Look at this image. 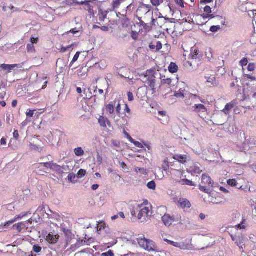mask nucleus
I'll return each instance as SVG.
<instances>
[{
	"label": "nucleus",
	"instance_id": "obj_47",
	"mask_svg": "<svg viewBox=\"0 0 256 256\" xmlns=\"http://www.w3.org/2000/svg\"><path fill=\"white\" fill-rule=\"evenodd\" d=\"M176 3L182 8L184 7V0H174Z\"/></svg>",
	"mask_w": 256,
	"mask_h": 256
},
{
	"label": "nucleus",
	"instance_id": "obj_46",
	"mask_svg": "<svg viewBox=\"0 0 256 256\" xmlns=\"http://www.w3.org/2000/svg\"><path fill=\"white\" fill-rule=\"evenodd\" d=\"M36 111L35 110H29L28 112L26 113V115L27 117L31 118L34 116V112Z\"/></svg>",
	"mask_w": 256,
	"mask_h": 256
},
{
	"label": "nucleus",
	"instance_id": "obj_29",
	"mask_svg": "<svg viewBox=\"0 0 256 256\" xmlns=\"http://www.w3.org/2000/svg\"><path fill=\"white\" fill-rule=\"evenodd\" d=\"M117 102L116 103V114L120 116V114H121V104H120V100L118 99L116 100Z\"/></svg>",
	"mask_w": 256,
	"mask_h": 256
},
{
	"label": "nucleus",
	"instance_id": "obj_54",
	"mask_svg": "<svg viewBox=\"0 0 256 256\" xmlns=\"http://www.w3.org/2000/svg\"><path fill=\"white\" fill-rule=\"evenodd\" d=\"M102 256H114V254L111 250H109L108 252L103 253Z\"/></svg>",
	"mask_w": 256,
	"mask_h": 256
},
{
	"label": "nucleus",
	"instance_id": "obj_32",
	"mask_svg": "<svg viewBox=\"0 0 256 256\" xmlns=\"http://www.w3.org/2000/svg\"><path fill=\"white\" fill-rule=\"evenodd\" d=\"M165 241H166L168 244L172 245L175 247L181 248V244L180 243L174 242V241H172L168 240H166Z\"/></svg>",
	"mask_w": 256,
	"mask_h": 256
},
{
	"label": "nucleus",
	"instance_id": "obj_49",
	"mask_svg": "<svg viewBox=\"0 0 256 256\" xmlns=\"http://www.w3.org/2000/svg\"><path fill=\"white\" fill-rule=\"evenodd\" d=\"M39 41V38L38 37H36V38H34V37H31L30 38V42H31V44H36Z\"/></svg>",
	"mask_w": 256,
	"mask_h": 256
},
{
	"label": "nucleus",
	"instance_id": "obj_55",
	"mask_svg": "<svg viewBox=\"0 0 256 256\" xmlns=\"http://www.w3.org/2000/svg\"><path fill=\"white\" fill-rule=\"evenodd\" d=\"M213 0H200V5L206 4L208 3L212 2Z\"/></svg>",
	"mask_w": 256,
	"mask_h": 256
},
{
	"label": "nucleus",
	"instance_id": "obj_31",
	"mask_svg": "<svg viewBox=\"0 0 256 256\" xmlns=\"http://www.w3.org/2000/svg\"><path fill=\"white\" fill-rule=\"evenodd\" d=\"M86 174V170L83 169H80L77 173V177L78 178H81L84 177Z\"/></svg>",
	"mask_w": 256,
	"mask_h": 256
},
{
	"label": "nucleus",
	"instance_id": "obj_44",
	"mask_svg": "<svg viewBox=\"0 0 256 256\" xmlns=\"http://www.w3.org/2000/svg\"><path fill=\"white\" fill-rule=\"evenodd\" d=\"M130 34H131V37L133 40H136L138 39V32L132 30Z\"/></svg>",
	"mask_w": 256,
	"mask_h": 256
},
{
	"label": "nucleus",
	"instance_id": "obj_35",
	"mask_svg": "<svg viewBox=\"0 0 256 256\" xmlns=\"http://www.w3.org/2000/svg\"><path fill=\"white\" fill-rule=\"evenodd\" d=\"M76 177V174H74V173L70 174L68 176V180L72 183L76 182L75 180Z\"/></svg>",
	"mask_w": 256,
	"mask_h": 256
},
{
	"label": "nucleus",
	"instance_id": "obj_33",
	"mask_svg": "<svg viewBox=\"0 0 256 256\" xmlns=\"http://www.w3.org/2000/svg\"><path fill=\"white\" fill-rule=\"evenodd\" d=\"M126 0H114L112 2V6L114 8H118L122 2Z\"/></svg>",
	"mask_w": 256,
	"mask_h": 256
},
{
	"label": "nucleus",
	"instance_id": "obj_16",
	"mask_svg": "<svg viewBox=\"0 0 256 256\" xmlns=\"http://www.w3.org/2000/svg\"><path fill=\"white\" fill-rule=\"evenodd\" d=\"M120 24L122 28H126L130 25V20L126 15H122L120 20Z\"/></svg>",
	"mask_w": 256,
	"mask_h": 256
},
{
	"label": "nucleus",
	"instance_id": "obj_62",
	"mask_svg": "<svg viewBox=\"0 0 256 256\" xmlns=\"http://www.w3.org/2000/svg\"><path fill=\"white\" fill-rule=\"evenodd\" d=\"M99 187V185L97 184H93L92 186V190H96Z\"/></svg>",
	"mask_w": 256,
	"mask_h": 256
},
{
	"label": "nucleus",
	"instance_id": "obj_30",
	"mask_svg": "<svg viewBox=\"0 0 256 256\" xmlns=\"http://www.w3.org/2000/svg\"><path fill=\"white\" fill-rule=\"evenodd\" d=\"M135 171L136 172H140V174H147L148 173V170L146 168H135Z\"/></svg>",
	"mask_w": 256,
	"mask_h": 256
},
{
	"label": "nucleus",
	"instance_id": "obj_17",
	"mask_svg": "<svg viewBox=\"0 0 256 256\" xmlns=\"http://www.w3.org/2000/svg\"><path fill=\"white\" fill-rule=\"evenodd\" d=\"M108 12L106 10H103L102 9H100L98 10V20L99 22H97L96 23L100 24V23L103 22L106 18L108 14Z\"/></svg>",
	"mask_w": 256,
	"mask_h": 256
},
{
	"label": "nucleus",
	"instance_id": "obj_15",
	"mask_svg": "<svg viewBox=\"0 0 256 256\" xmlns=\"http://www.w3.org/2000/svg\"><path fill=\"white\" fill-rule=\"evenodd\" d=\"M116 102L117 100H115L114 102H111L106 106V110L110 114H112L114 113V108Z\"/></svg>",
	"mask_w": 256,
	"mask_h": 256
},
{
	"label": "nucleus",
	"instance_id": "obj_23",
	"mask_svg": "<svg viewBox=\"0 0 256 256\" xmlns=\"http://www.w3.org/2000/svg\"><path fill=\"white\" fill-rule=\"evenodd\" d=\"M180 184L182 185H188L190 186H194L195 184L191 180L188 179H182L180 181Z\"/></svg>",
	"mask_w": 256,
	"mask_h": 256
},
{
	"label": "nucleus",
	"instance_id": "obj_61",
	"mask_svg": "<svg viewBox=\"0 0 256 256\" xmlns=\"http://www.w3.org/2000/svg\"><path fill=\"white\" fill-rule=\"evenodd\" d=\"M104 224L103 222H101V224H98V228H100V230H101L102 229L104 228Z\"/></svg>",
	"mask_w": 256,
	"mask_h": 256
},
{
	"label": "nucleus",
	"instance_id": "obj_58",
	"mask_svg": "<svg viewBox=\"0 0 256 256\" xmlns=\"http://www.w3.org/2000/svg\"><path fill=\"white\" fill-rule=\"evenodd\" d=\"M246 76L248 78L252 80H256V78L254 76H250L249 74H247V75H246Z\"/></svg>",
	"mask_w": 256,
	"mask_h": 256
},
{
	"label": "nucleus",
	"instance_id": "obj_43",
	"mask_svg": "<svg viewBox=\"0 0 256 256\" xmlns=\"http://www.w3.org/2000/svg\"><path fill=\"white\" fill-rule=\"evenodd\" d=\"M220 29V26H214L210 27V30L212 32H216Z\"/></svg>",
	"mask_w": 256,
	"mask_h": 256
},
{
	"label": "nucleus",
	"instance_id": "obj_4",
	"mask_svg": "<svg viewBox=\"0 0 256 256\" xmlns=\"http://www.w3.org/2000/svg\"><path fill=\"white\" fill-rule=\"evenodd\" d=\"M151 72L147 71L144 75V78L146 80L144 82L152 90L155 89L156 85V77L154 74H150Z\"/></svg>",
	"mask_w": 256,
	"mask_h": 256
},
{
	"label": "nucleus",
	"instance_id": "obj_10",
	"mask_svg": "<svg viewBox=\"0 0 256 256\" xmlns=\"http://www.w3.org/2000/svg\"><path fill=\"white\" fill-rule=\"evenodd\" d=\"M204 13L202 14L204 18L212 19L215 17L214 14H212V8L209 6H206L204 8Z\"/></svg>",
	"mask_w": 256,
	"mask_h": 256
},
{
	"label": "nucleus",
	"instance_id": "obj_34",
	"mask_svg": "<svg viewBox=\"0 0 256 256\" xmlns=\"http://www.w3.org/2000/svg\"><path fill=\"white\" fill-rule=\"evenodd\" d=\"M158 114L162 116H165V118H166L165 122H161L163 124H167L169 120V117L168 116H166V112L165 111H159Z\"/></svg>",
	"mask_w": 256,
	"mask_h": 256
},
{
	"label": "nucleus",
	"instance_id": "obj_11",
	"mask_svg": "<svg viewBox=\"0 0 256 256\" xmlns=\"http://www.w3.org/2000/svg\"><path fill=\"white\" fill-rule=\"evenodd\" d=\"M193 110L199 114V115L202 114L203 113L206 114L207 112V109L206 106L202 104H195L193 107Z\"/></svg>",
	"mask_w": 256,
	"mask_h": 256
},
{
	"label": "nucleus",
	"instance_id": "obj_60",
	"mask_svg": "<svg viewBox=\"0 0 256 256\" xmlns=\"http://www.w3.org/2000/svg\"><path fill=\"white\" fill-rule=\"evenodd\" d=\"M100 28L104 32H108V26H103L100 27Z\"/></svg>",
	"mask_w": 256,
	"mask_h": 256
},
{
	"label": "nucleus",
	"instance_id": "obj_48",
	"mask_svg": "<svg viewBox=\"0 0 256 256\" xmlns=\"http://www.w3.org/2000/svg\"><path fill=\"white\" fill-rule=\"evenodd\" d=\"M256 66L254 63H250L248 65V70L250 72H252L254 70Z\"/></svg>",
	"mask_w": 256,
	"mask_h": 256
},
{
	"label": "nucleus",
	"instance_id": "obj_56",
	"mask_svg": "<svg viewBox=\"0 0 256 256\" xmlns=\"http://www.w3.org/2000/svg\"><path fill=\"white\" fill-rule=\"evenodd\" d=\"M134 146L138 148H144V146L143 144L140 142H138V141H135V142H134Z\"/></svg>",
	"mask_w": 256,
	"mask_h": 256
},
{
	"label": "nucleus",
	"instance_id": "obj_42",
	"mask_svg": "<svg viewBox=\"0 0 256 256\" xmlns=\"http://www.w3.org/2000/svg\"><path fill=\"white\" fill-rule=\"evenodd\" d=\"M74 44H72L67 46L66 47L62 46L60 50V52H65L68 50L73 48Z\"/></svg>",
	"mask_w": 256,
	"mask_h": 256
},
{
	"label": "nucleus",
	"instance_id": "obj_13",
	"mask_svg": "<svg viewBox=\"0 0 256 256\" xmlns=\"http://www.w3.org/2000/svg\"><path fill=\"white\" fill-rule=\"evenodd\" d=\"M18 66V64H4L0 65V68L4 71H7L8 73L11 72L12 70Z\"/></svg>",
	"mask_w": 256,
	"mask_h": 256
},
{
	"label": "nucleus",
	"instance_id": "obj_53",
	"mask_svg": "<svg viewBox=\"0 0 256 256\" xmlns=\"http://www.w3.org/2000/svg\"><path fill=\"white\" fill-rule=\"evenodd\" d=\"M162 44L160 42H156V50L157 52L159 51L162 48Z\"/></svg>",
	"mask_w": 256,
	"mask_h": 256
},
{
	"label": "nucleus",
	"instance_id": "obj_51",
	"mask_svg": "<svg viewBox=\"0 0 256 256\" xmlns=\"http://www.w3.org/2000/svg\"><path fill=\"white\" fill-rule=\"evenodd\" d=\"M13 136L16 140H18L19 139L20 135L18 130H14V132L13 133Z\"/></svg>",
	"mask_w": 256,
	"mask_h": 256
},
{
	"label": "nucleus",
	"instance_id": "obj_39",
	"mask_svg": "<svg viewBox=\"0 0 256 256\" xmlns=\"http://www.w3.org/2000/svg\"><path fill=\"white\" fill-rule=\"evenodd\" d=\"M33 251L36 253H38L41 252L42 248L38 244L34 245L32 248Z\"/></svg>",
	"mask_w": 256,
	"mask_h": 256
},
{
	"label": "nucleus",
	"instance_id": "obj_50",
	"mask_svg": "<svg viewBox=\"0 0 256 256\" xmlns=\"http://www.w3.org/2000/svg\"><path fill=\"white\" fill-rule=\"evenodd\" d=\"M80 52H76V54H75V55L74 56V58H73V59L72 60V63H74L76 61L78 60L79 56H80Z\"/></svg>",
	"mask_w": 256,
	"mask_h": 256
},
{
	"label": "nucleus",
	"instance_id": "obj_9",
	"mask_svg": "<svg viewBox=\"0 0 256 256\" xmlns=\"http://www.w3.org/2000/svg\"><path fill=\"white\" fill-rule=\"evenodd\" d=\"M98 122L100 126L104 128H106L107 126L110 128L112 126L110 121L106 116H100L98 119Z\"/></svg>",
	"mask_w": 256,
	"mask_h": 256
},
{
	"label": "nucleus",
	"instance_id": "obj_25",
	"mask_svg": "<svg viewBox=\"0 0 256 256\" xmlns=\"http://www.w3.org/2000/svg\"><path fill=\"white\" fill-rule=\"evenodd\" d=\"M74 154L76 156H82L84 154L83 149L82 148H80V147L78 148H76L74 150Z\"/></svg>",
	"mask_w": 256,
	"mask_h": 256
},
{
	"label": "nucleus",
	"instance_id": "obj_40",
	"mask_svg": "<svg viewBox=\"0 0 256 256\" xmlns=\"http://www.w3.org/2000/svg\"><path fill=\"white\" fill-rule=\"evenodd\" d=\"M248 64V60L247 58H243L240 62V64L242 68L244 66H246Z\"/></svg>",
	"mask_w": 256,
	"mask_h": 256
},
{
	"label": "nucleus",
	"instance_id": "obj_18",
	"mask_svg": "<svg viewBox=\"0 0 256 256\" xmlns=\"http://www.w3.org/2000/svg\"><path fill=\"white\" fill-rule=\"evenodd\" d=\"M173 158L180 163L184 164L186 162L188 158L186 155L174 154Z\"/></svg>",
	"mask_w": 256,
	"mask_h": 256
},
{
	"label": "nucleus",
	"instance_id": "obj_63",
	"mask_svg": "<svg viewBox=\"0 0 256 256\" xmlns=\"http://www.w3.org/2000/svg\"><path fill=\"white\" fill-rule=\"evenodd\" d=\"M12 224H10L9 223V221L5 222L4 224V228H8V227L10 225Z\"/></svg>",
	"mask_w": 256,
	"mask_h": 256
},
{
	"label": "nucleus",
	"instance_id": "obj_57",
	"mask_svg": "<svg viewBox=\"0 0 256 256\" xmlns=\"http://www.w3.org/2000/svg\"><path fill=\"white\" fill-rule=\"evenodd\" d=\"M124 113H127L128 114H130V110L128 107V104H125Z\"/></svg>",
	"mask_w": 256,
	"mask_h": 256
},
{
	"label": "nucleus",
	"instance_id": "obj_36",
	"mask_svg": "<svg viewBox=\"0 0 256 256\" xmlns=\"http://www.w3.org/2000/svg\"><path fill=\"white\" fill-rule=\"evenodd\" d=\"M22 222H18L14 224L13 226V228L18 230V231L20 232L22 230Z\"/></svg>",
	"mask_w": 256,
	"mask_h": 256
},
{
	"label": "nucleus",
	"instance_id": "obj_2",
	"mask_svg": "<svg viewBox=\"0 0 256 256\" xmlns=\"http://www.w3.org/2000/svg\"><path fill=\"white\" fill-rule=\"evenodd\" d=\"M138 242L141 248L149 252L156 250L155 243L152 240L146 239L144 236L138 238Z\"/></svg>",
	"mask_w": 256,
	"mask_h": 256
},
{
	"label": "nucleus",
	"instance_id": "obj_24",
	"mask_svg": "<svg viewBox=\"0 0 256 256\" xmlns=\"http://www.w3.org/2000/svg\"><path fill=\"white\" fill-rule=\"evenodd\" d=\"M247 227L246 223V220L244 218H242V220L240 222V224H238L236 226V230L238 228L244 230Z\"/></svg>",
	"mask_w": 256,
	"mask_h": 256
},
{
	"label": "nucleus",
	"instance_id": "obj_38",
	"mask_svg": "<svg viewBox=\"0 0 256 256\" xmlns=\"http://www.w3.org/2000/svg\"><path fill=\"white\" fill-rule=\"evenodd\" d=\"M228 184L232 186H235L237 185V182L234 179H230L228 180Z\"/></svg>",
	"mask_w": 256,
	"mask_h": 256
},
{
	"label": "nucleus",
	"instance_id": "obj_19",
	"mask_svg": "<svg viewBox=\"0 0 256 256\" xmlns=\"http://www.w3.org/2000/svg\"><path fill=\"white\" fill-rule=\"evenodd\" d=\"M168 69L170 73L174 74L178 72V68L175 63L171 62L168 68Z\"/></svg>",
	"mask_w": 256,
	"mask_h": 256
},
{
	"label": "nucleus",
	"instance_id": "obj_45",
	"mask_svg": "<svg viewBox=\"0 0 256 256\" xmlns=\"http://www.w3.org/2000/svg\"><path fill=\"white\" fill-rule=\"evenodd\" d=\"M25 216L24 215H22V216H20V215H18V216H16L14 218L9 220V223L10 224H13L14 223L16 220H18V219H20L22 218H23L24 216Z\"/></svg>",
	"mask_w": 256,
	"mask_h": 256
},
{
	"label": "nucleus",
	"instance_id": "obj_12",
	"mask_svg": "<svg viewBox=\"0 0 256 256\" xmlns=\"http://www.w3.org/2000/svg\"><path fill=\"white\" fill-rule=\"evenodd\" d=\"M238 104L236 100H233L227 104L222 112L226 114H229V111L233 108Z\"/></svg>",
	"mask_w": 256,
	"mask_h": 256
},
{
	"label": "nucleus",
	"instance_id": "obj_3",
	"mask_svg": "<svg viewBox=\"0 0 256 256\" xmlns=\"http://www.w3.org/2000/svg\"><path fill=\"white\" fill-rule=\"evenodd\" d=\"M140 208V212L138 214V220L143 222L148 217L150 212V206L148 204L147 200H144L143 204L138 206Z\"/></svg>",
	"mask_w": 256,
	"mask_h": 256
},
{
	"label": "nucleus",
	"instance_id": "obj_14",
	"mask_svg": "<svg viewBox=\"0 0 256 256\" xmlns=\"http://www.w3.org/2000/svg\"><path fill=\"white\" fill-rule=\"evenodd\" d=\"M206 84L208 86H216L218 84V82L214 76L208 77L206 80Z\"/></svg>",
	"mask_w": 256,
	"mask_h": 256
},
{
	"label": "nucleus",
	"instance_id": "obj_52",
	"mask_svg": "<svg viewBox=\"0 0 256 256\" xmlns=\"http://www.w3.org/2000/svg\"><path fill=\"white\" fill-rule=\"evenodd\" d=\"M127 95H128V100L130 102H132L134 100V95L132 92H128Z\"/></svg>",
	"mask_w": 256,
	"mask_h": 256
},
{
	"label": "nucleus",
	"instance_id": "obj_21",
	"mask_svg": "<svg viewBox=\"0 0 256 256\" xmlns=\"http://www.w3.org/2000/svg\"><path fill=\"white\" fill-rule=\"evenodd\" d=\"M80 1L76 0H65L64 3L66 5L68 6H72L74 5H80Z\"/></svg>",
	"mask_w": 256,
	"mask_h": 256
},
{
	"label": "nucleus",
	"instance_id": "obj_26",
	"mask_svg": "<svg viewBox=\"0 0 256 256\" xmlns=\"http://www.w3.org/2000/svg\"><path fill=\"white\" fill-rule=\"evenodd\" d=\"M164 2H168V0H150V2L154 6H158Z\"/></svg>",
	"mask_w": 256,
	"mask_h": 256
},
{
	"label": "nucleus",
	"instance_id": "obj_5",
	"mask_svg": "<svg viewBox=\"0 0 256 256\" xmlns=\"http://www.w3.org/2000/svg\"><path fill=\"white\" fill-rule=\"evenodd\" d=\"M176 204L178 208L182 209L189 208L192 206L190 202L188 199L183 198H180Z\"/></svg>",
	"mask_w": 256,
	"mask_h": 256
},
{
	"label": "nucleus",
	"instance_id": "obj_59",
	"mask_svg": "<svg viewBox=\"0 0 256 256\" xmlns=\"http://www.w3.org/2000/svg\"><path fill=\"white\" fill-rule=\"evenodd\" d=\"M6 144V139L4 138H2L0 140V144L2 145H5Z\"/></svg>",
	"mask_w": 256,
	"mask_h": 256
},
{
	"label": "nucleus",
	"instance_id": "obj_37",
	"mask_svg": "<svg viewBox=\"0 0 256 256\" xmlns=\"http://www.w3.org/2000/svg\"><path fill=\"white\" fill-rule=\"evenodd\" d=\"M147 186L148 188L150 190H155L156 187L155 182L154 180H152L148 182V184H147Z\"/></svg>",
	"mask_w": 256,
	"mask_h": 256
},
{
	"label": "nucleus",
	"instance_id": "obj_8",
	"mask_svg": "<svg viewBox=\"0 0 256 256\" xmlns=\"http://www.w3.org/2000/svg\"><path fill=\"white\" fill-rule=\"evenodd\" d=\"M162 221L166 226H171L175 220L174 216H171L170 214H166L162 218Z\"/></svg>",
	"mask_w": 256,
	"mask_h": 256
},
{
	"label": "nucleus",
	"instance_id": "obj_22",
	"mask_svg": "<svg viewBox=\"0 0 256 256\" xmlns=\"http://www.w3.org/2000/svg\"><path fill=\"white\" fill-rule=\"evenodd\" d=\"M44 167L50 168V169H54V168H58L59 166L58 164H54L52 162H46L41 163Z\"/></svg>",
	"mask_w": 256,
	"mask_h": 256
},
{
	"label": "nucleus",
	"instance_id": "obj_7",
	"mask_svg": "<svg viewBox=\"0 0 256 256\" xmlns=\"http://www.w3.org/2000/svg\"><path fill=\"white\" fill-rule=\"evenodd\" d=\"M60 236L48 234L45 238L46 240L50 244H55L58 242Z\"/></svg>",
	"mask_w": 256,
	"mask_h": 256
},
{
	"label": "nucleus",
	"instance_id": "obj_64",
	"mask_svg": "<svg viewBox=\"0 0 256 256\" xmlns=\"http://www.w3.org/2000/svg\"><path fill=\"white\" fill-rule=\"evenodd\" d=\"M12 107H16L18 104V101L16 100H14L12 102Z\"/></svg>",
	"mask_w": 256,
	"mask_h": 256
},
{
	"label": "nucleus",
	"instance_id": "obj_6",
	"mask_svg": "<svg viewBox=\"0 0 256 256\" xmlns=\"http://www.w3.org/2000/svg\"><path fill=\"white\" fill-rule=\"evenodd\" d=\"M96 1V0H85L84 1H80V5H84L86 6L85 10H88L89 14L92 16H94V12L93 7L90 4V2Z\"/></svg>",
	"mask_w": 256,
	"mask_h": 256
},
{
	"label": "nucleus",
	"instance_id": "obj_1",
	"mask_svg": "<svg viewBox=\"0 0 256 256\" xmlns=\"http://www.w3.org/2000/svg\"><path fill=\"white\" fill-rule=\"evenodd\" d=\"M214 184V181L208 175L203 174L202 176V184L199 185V189L204 193L210 194V189L213 187Z\"/></svg>",
	"mask_w": 256,
	"mask_h": 256
},
{
	"label": "nucleus",
	"instance_id": "obj_20",
	"mask_svg": "<svg viewBox=\"0 0 256 256\" xmlns=\"http://www.w3.org/2000/svg\"><path fill=\"white\" fill-rule=\"evenodd\" d=\"M199 50L196 48H193L191 50L190 55V58L192 60H196L198 58Z\"/></svg>",
	"mask_w": 256,
	"mask_h": 256
},
{
	"label": "nucleus",
	"instance_id": "obj_27",
	"mask_svg": "<svg viewBox=\"0 0 256 256\" xmlns=\"http://www.w3.org/2000/svg\"><path fill=\"white\" fill-rule=\"evenodd\" d=\"M26 50L28 52L35 53L36 50L34 46L32 44H28L26 46Z\"/></svg>",
	"mask_w": 256,
	"mask_h": 256
},
{
	"label": "nucleus",
	"instance_id": "obj_28",
	"mask_svg": "<svg viewBox=\"0 0 256 256\" xmlns=\"http://www.w3.org/2000/svg\"><path fill=\"white\" fill-rule=\"evenodd\" d=\"M162 83L164 85H167L171 87L172 86V80L170 78H164L162 80Z\"/></svg>",
	"mask_w": 256,
	"mask_h": 256
},
{
	"label": "nucleus",
	"instance_id": "obj_41",
	"mask_svg": "<svg viewBox=\"0 0 256 256\" xmlns=\"http://www.w3.org/2000/svg\"><path fill=\"white\" fill-rule=\"evenodd\" d=\"M170 166H169V162L168 160H165L164 161V164L162 166V168L164 170H168L169 169Z\"/></svg>",
	"mask_w": 256,
	"mask_h": 256
}]
</instances>
